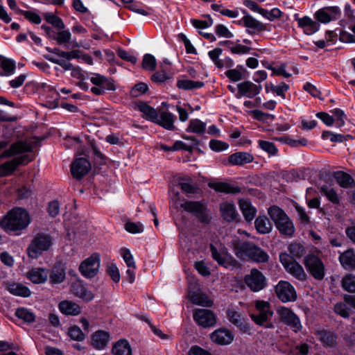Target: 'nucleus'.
I'll list each match as a JSON object with an SVG mask.
<instances>
[{"label": "nucleus", "instance_id": "obj_1", "mask_svg": "<svg viewBox=\"0 0 355 355\" xmlns=\"http://www.w3.org/2000/svg\"><path fill=\"white\" fill-rule=\"evenodd\" d=\"M31 223L28 212L21 207H14L0 220V227L6 232L19 235Z\"/></svg>", "mask_w": 355, "mask_h": 355}, {"label": "nucleus", "instance_id": "obj_2", "mask_svg": "<svg viewBox=\"0 0 355 355\" xmlns=\"http://www.w3.org/2000/svg\"><path fill=\"white\" fill-rule=\"evenodd\" d=\"M232 245L234 254L239 259H248L257 263H266L268 261V254L252 242L236 239L232 241Z\"/></svg>", "mask_w": 355, "mask_h": 355}, {"label": "nucleus", "instance_id": "obj_3", "mask_svg": "<svg viewBox=\"0 0 355 355\" xmlns=\"http://www.w3.org/2000/svg\"><path fill=\"white\" fill-rule=\"evenodd\" d=\"M175 207L180 206L185 211L193 214L198 220L204 224H209L211 220V216L209 214L207 205L204 201H189L186 200L184 202L180 201V193L175 192L173 196L171 197Z\"/></svg>", "mask_w": 355, "mask_h": 355}, {"label": "nucleus", "instance_id": "obj_4", "mask_svg": "<svg viewBox=\"0 0 355 355\" xmlns=\"http://www.w3.org/2000/svg\"><path fill=\"white\" fill-rule=\"evenodd\" d=\"M268 213L281 234L290 237L293 235L294 225L281 208L277 206H272L268 209Z\"/></svg>", "mask_w": 355, "mask_h": 355}, {"label": "nucleus", "instance_id": "obj_5", "mask_svg": "<svg viewBox=\"0 0 355 355\" xmlns=\"http://www.w3.org/2000/svg\"><path fill=\"white\" fill-rule=\"evenodd\" d=\"M254 304L255 311L250 315L251 319L258 325L272 328L273 326L270 321L273 315V311L271 310L269 302L263 300H257Z\"/></svg>", "mask_w": 355, "mask_h": 355}, {"label": "nucleus", "instance_id": "obj_6", "mask_svg": "<svg viewBox=\"0 0 355 355\" xmlns=\"http://www.w3.org/2000/svg\"><path fill=\"white\" fill-rule=\"evenodd\" d=\"M279 261L284 266L285 270L293 277L300 281H305L306 274L302 266L287 253H281Z\"/></svg>", "mask_w": 355, "mask_h": 355}, {"label": "nucleus", "instance_id": "obj_7", "mask_svg": "<svg viewBox=\"0 0 355 355\" xmlns=\"http://www.w3.org/2000/svg\"><path fill=\"white\" fill-rule=\"evenodd\" d=\"M304 264L310 274L317 280H322L325 275V267L317 256L309 254L304 257Z\"/></svg>", "mask_w": 355, "mask_h": 355}, {"label": "nucleus", "instance_id": "obj_8", "mask_svg": "<svg viewBox=\"0 0 355 355\" xmlns=\"http://www.w3.org/2000/svg\"><path fill=\"white\" fill-rule=\"evenodd\" d=\"M247 286L253 292H259L267 286V280L263 274L256 268H252L244 277Z\"/></svg>", "mask_w": 355, "mask_h": 355}, {"label": "nucleus", "instance_id": "obj_9", "mask_svg": "<svg viewBox=\"0 0 355 355\" xmlns=\"http://www.w3.org/2000/svg\"><path fill=\"white\" fill-rule=\"evenodd\" d=\"M277 313L280 321L286 325L295 332L297 333L302 329L300 320L294 312L288 308L281 306L277 309Z\"/></svg>", "mask_w": 355, "mask_h": 355}, {"label": "nucleus", "instance_id": "obj_10", "mask_svg": "<svg viewBox=\"0 0 355 355\" xmlns=\"http://www.w3.org/2000/svg\"><path fill=\"white\" fill-rule=\"evenodd\" d=\"M100 261L98 254H92L80 263L79 267L80 273L87 278L94 277L98 272Z\"/></svg>", "mask_w": 355, "mask_h": 355}, {"label": "nucleus", "instance_id": "obj_11", "mask_svg": "<svg viewBox=\"0 0 355 355\" xmlns=\"http://www.w3.org/2000/svg\"><path fill=\"white\" fill-rule=\"evenodd\" d=\"M193 318L198 325L203 328L214 327L217 321L215 313L205 309H196L193 311Z\"/></svg>", "mask_w": 355, "mask_h": 355}, {"label": "nucleus", "instance_id": "obj_12", "mask_svg": "<svg viewBox=\"0 0 355 355\" xmlns=\"http://www.w3.org/2000/svg\"><path fill=\"white\" fill-rule=\"evenodd\" d=\"M275 292L282 302H294L297 300L296 291L288 282L280 281L275 286Z\"/></svg>", "mask_w": 355, "mask_h": 355}, {"label": "nucleus", "instance_id": "obj_13", "mask_svg": "<svg viewBox=\"0 0 355 355\" xmlns=\"http://www.w3.org/2000/svg\"><path fill=\"white\" fill-rule=\"evenodd\" d=\"M90 169L91 164L86 158H77L71 164V175L76 180H81Z\"/></svg>", "mask_w": 355, "mask_h": 355}, {"label": "nucleus", "instance_id": "obj_14", "mask_svg": "<svg viewBox=\"0 0 355 355\" xmlns=\"http://www.w3.org/2000/svg\"><path fill=\"white\" fill-rule=\"evenodd\" d=\"M27 155H21L0 165V176L10 175L19 165H25L30 162Z\"/></svg>", "mask_w": 355, "mask_h": 355}, {"label": "nucleus", "instance_id": "obj_15", "mask_svg": "<svg viewBox=\"0 0 355 355\" xmlns=\"http://www.w3.org/2000/svg\"><path fill=\"white\" fill-rule=\"evenodd\" d=\"M46 34L53 38L59 45H66L71 43L73 47H78L79 44L76 41L71 42V34L69 30H60L54 33L51 28L46 27Z\"/></svg>", "mask_w": 355, "mask_h": 355}, {"label": "nucleus", "instance_id": "obj_16", "mask_svg": "<svg viewBox=\"0 0 355 355\" xmlns=\"http://www.w3.org/2000/svg\"><path fill=\"white\" fill-rule=\"evenodd\" d=\"M238 94L236 96H245L252 98L257 96L262 89L261 85H256L254 83L247 80L237 85Z\"/></svg>", "mask_w": 355, "mask_h": 355}, {"label": "nucleus", "instance_id": "obj_17", "mask_svg": "<svg viewBox=\"0 0 355 355\" xmlns=\"http://www.w3.org/2000/svg\"><path fill=\"white\" fill-rule=\"evenodd\" d=\"M210 252L213 259H214L220 266H223L225 268L227 267L230 257L227 248L220 243H216L215 245L210 244Z\"/></svg>", "mask_w": 355, "mask_h": 355}, {"label": "nucleus", "instance_id": "obj_18", "mask_svg": "<svg viewBox=\"0 0 355 355\" xmlns=\"http://www.w3.org/2000/svg\"><path fill=\"white\" fill-rule=\"evenodd\" d=\"M234 334L230 330L220 328L210 334L211 341L219 345H227L232 343Z\"/></svg>", "mask_w": 355, "mask_h": 355}, {"label": "nucleus", "instance_id": "obj_19", "mask_svg": "<svg viewBox=\"0 0 355 355\" xmlns=\"http://www.w3.org/2000/svg\"><path fill=\"white\" fill-rule=\"evenodd\" d=\"M340 15V10L337 6L325 7L318 10L315 17L322 23H328L331 20L338 19Z\"/></svg>", "mask_w": 355, "mask_h": 355}, {"label": "nucleus", "instance_id": "obj_20", "mask_svg": "<svg viewBox=\"0 0 355 355\" xmlns=\"http://www.w3.org/2000/svg\"><path fill=\"white\" fill-rule=\"evenodd\" d=\"M226 314L229 321L242 331L248 332L250 331V326L246 318L239 312L234 309H228Z\"/></svg>", "mask_w": 355, "mask_h": 355}, {"label": "nucleus", "instance_id": "obj_21", "mask_svg": "<svg viewBox=\"0 0 355 355\" xmlns=\"http://www.w3.org/2000/svg\"><path fill=\"white\" fill-rule=\"evenodd\" d=\"M44 250V235L37 234L28 248V257L32 259L38 258Z\"/></svg>", "mask_w": 355, "mask_h": 355}, {"label": "nucleus", "instance_id": "obj_22", "mask_svg": "<svg viewBox=\"0 0 355 355\" xmlns=\"http://www.w3.org/2000/svg\"><path fill=\"white\" fill-rule=\"evenodd\" d=\"M315 336L325 347H334L337 345V336L331 331L318 329L315 331Z\"/></svg>", "mask_w": 355, "mask_h": 355}, {"label": "nucleus", "instance_id": "obj_23", "mask_svg": "<svg viewBox=\"0 0 355 355\" xmlns=\"http://www.w3.org/2000/svg\"><path fill=\"white\" fill-rule=\"evenodd\" d=\"M65 270L62 263H55L49 273V283L53 286L62 283L66 278Z\"/></svg>", "mask_w": 355, "mask_h": 355}, {"label": "nucleus", "instance_id": "obj_24", "mask_svg": "<svg viewBox=\"0 0 355 355\" xmlns=\"http://www.w3.org/2000/svg\"><path fill=\"white\" fill-rule=\"evenodd\" d=\"M71 291L76 296L85 302H89L94 298V294L92 291L87 290L80 281H76L72 283Z\"/></svg>", "mask_w": 355, "mask_h": 355}, {"label": "nucleus", "instance_id": "obj_25", "mask_svg": "<svg viewBox=\"0 0 355 355\" xmlns=\"http://www.w3.org/2000/svg\"><path fill=\"white\" fill-rule=\"evenodd\" d=\"M175 119L176 117L173 114L163 111L160 113L159 116L158 115L157 120H155V123L166 130H174L175 129L174 125Z\"/></svg>", "mask_w": 355, "mask_h": 355}, {"label": "nucleus", "instance_id": "obj_26", "mask_svg": "<svg viewBox=\"0 0 355 355\" xmlns=\"http://www.w3.org/2000/svg\"><path fill=\"white\" fill-rule=\"evenodd\" d=\"M339 261L341 266L348 270L355 269V252L353 249H348L344 252L340 253Z\"/></svg>", "mask_w": 355, "mask_h": 355}, {"label": "nucleus", "instance_id": "obj_27", "mask_svg": "<svg viewBox=\"0 0 355 355\" xmlns=\"http://www.w3.org/2000/svg\"><path fill=\"white\" fill-rule=\"evenodd\" d=\"M244 26L248 28L250 34L266 30V26L249 15H245L242 19Z\"/></svg>", "mask_w": 355, "mask_h": 355}, {"label": "nucleus", "instance_id": "obj_28", "mask_svg": "<svg viewBox=\"0 0 355 355\" xmlns=\"http://www.w3.org/2000/svg\"><path fill=\"white\" fill-rule=\"evenodd\" d=\"M110 334L105 331H96L92 338V346L98 349H103L109 343Z\"/></svg>", "mask_w": 355, "mask_h": 355}, {"label": "nucleus", "instance_id": "obj_29", "mask_svg": "<svg viewBox=\"0 0 355 355\" xmlns=\"http://www.w3.org/2000/svg\"><path fill=\"white\" fill-rule=\"evenodd\" d=\"M240 209L248 222H251L255 217L257 209L253 207L250 200L241 199L239 201Z\"/></svg>", "mask_w": 355, "mask_h": 355}, {"label": "nucleus", "instance_id": "obj_30", "mask_svg": "<svg viewBox=\"0 0 355 355\" xmlns=\"http://www.w3.org/2000/svg\"><path fill=\"white\" fill-rule=\"evenodd\" d=\"M31 146L24 141H18L11 145L8 150H5L2 155V157H8L17 154L28 152L31 150Z\"/></svg>", "mask_w": 355, "mask_h": 355}, {"label": "nucleus", "instance_id": "obj_31", "mask_svg": "<svg viewBox=\"0 0 355 355\" xmlns=\"http://www.w3.org/2000/svg\"><path fill=\"white\" fill-rule=\"evenodd\" d=\"M58 306L60 311L64 315H78L81 313L80 306L72 301H62Z\"/></svg>", "mask_w": 355, "mask_h": 355}, {"label": "nucleus", "instance_id": "obj_32", "mask_svg": "<svg viewBox=\"0 0 355 355\" xmlns=\"http://www.w3.org/2000/svg\"><path fill=\"white\" fill-rule=\"evenodd\" d=\"M189 297L191 302L194 304L206 307H211L213 305V302L209 299L207 295L199 291L190 292Z\"/></svg>", "mask_w": 355, "mask_h": 355}, {"label": "nucleus", "instance_id": "obj_33", "mask_svg": "<svg viewBox=\"0 0 355 355\" xmlns=\"http://www.w3.org/2000/svg\"><path fill=\"white\" fill-rule=\"evenodd\" d=\"M6 288L12 295L27 297L31 295L30 290L19 283H5Z\"/></svg>", "mask_w": 355, "mask_h": 355}, {"label": "nucleus", "instance_id": "obj_34", "mask_svg": "<svg viewBox=\"0 0 355 355\" xmlns=\"http://www.w3.org/2000/svg\"><path fill=\"white\" fill-rule=\"evenodd\" d=\"M253 156L245 152H238L229 157V162L232 165H243L253 161Z\"/></svg>", "mask_w": 355, "mask_h": 355}, {"label": "nucleus", "instance_id": "obj_35", "mask_svg": "<svg viewBox=\"0 0 355 355\" xmlns=\"http://www.w3.org/2000/svg\"><path fill=\"white\" fill-rule=\"evenodd\" d=\"M220 210L222 216L227 222H232L236 220L237 212L233 203L228 202L222 203L220 206Z\"/></svg>", "mask_w": 355, "mask_h": 355}, {"label": "nucleus", "instance_id": "obj_36", "mask_svg": "<svg viewBox=\"0 0 355 355\" xmlns=\"http://www.w3.org/2000/svg\"><path fill=\"white\" fill-rule=\"evenodd\" d=\"M137 109L143 113V117L155 123L157 120L158 113L155 109L144 102L137 103Z\"/></svg>", "mask_w": 355, "mask_h": 355}, {"label": "nucleus", "instance_id": "obj_37", "mask_svg": "<svg viewBox=\"0 0 355 355\" xmlns=\"http://www.w3.org/2000/svg\"><path fill=\"white\" fill-rule=\"evenodd\" d=\"M209 187L217 192L225 193H238L241 192V189L238 187L232 186L225 182H211L209 183Z\"/></svg>", "mask_w": 355, "mask_h": 355}, {"label": "nucleus", "instance_id": "obj_38", "mask_svg": "<svg viewBox=\"0 0 355 355\" xmlns=\"http://www.w3.org/2000/svg\"><path fill=\"white\" fill-rule=\"evenodd\" d=\"M335 178L338 184L343 188H351L355 187V181L354 178L349 174L338 171L335 174Z\"/></svg>", "mask_w": 355, "mask_h": 355}, {"label": "nucleus", "instance_id": "obj_39", "mask_svg": "<svg viewBox=\"0 0 355 355\" xmlns=\"http://www.w3.org/2000/svg\"><path fill=\"white\" fill-rule=\"evenodd\" d=\"M254 225L257 232L262 234L269 233L272 227L271 223L265 216L257 218L254 221Z\"/></svg>", "mask_w": 355, "mask_h": 355}, {"label": "nucleus", "instance_id": "obj_40", "mask_svg": "<svg viewBox=\"0 0 355 355\" xmlns=\"http://www.w3.org/2000/svg\"><path fill=\"white\" fill-rule=\"evenodd\" d=\"M114 355H132V350L130 344L125 340H120L112 348Z\"/></svg>", "mask_w": 355, "mask_h": 355}, {"label": "nucleus", "instance_id": "obj_41", "mask_svg": "<svg viewBox=\"0 0 355 355\" xmlns=\"http://www.w3.org/2000/svg\"><path fill=\"white\" fill-rule=\"evenodd\" d=\"M206 130V123L198 119H191L187 128V132L198 135L203 134Z\"/></svg>", "mask_w": 355, "mask_h": 355}, {"label": "nucleus", "instance_id": "obj_42", "mask_svg": "<svg viewBox=\"0 0 355 355\" xmlns=\"http://www.w3.org/2000/svg\"><path fill=\"white\" fill-rule=\"evenodd\" d=\"M320 190L332 203L338 204L340 202V198L338 193L329 185L324 184L320 187Z\"/></svg>", "mask_w": 355, "mask_h": 355}, {"label": "nucleus", "instance_id": "obj_43", "mask_svg": "<svg viewBox=\"0 0 355 355\" xmlns=\"http://www.w3.org/2000/svg\"><path fill=\"white\" fill-rule=\"evenodd\" d=\"M204 85V83L202 81H194L187 79L180 80L177 82V87L184 90L201 88Z\"/></svg>", "mask_w": 355, "mask_h": 355}, {"label": "nucleus", "instance_id": "obj_44", "mask_svg": "<svg viewBox=\"0 0 355 355\" xmlns=\"http://www.w3.org/2000/svg\"><path fill=\"white\" fill-rule=\"evenodd\" d=\"M46 22L51 24L55 30L60 31L65 28L62 19L53 12H46Z\"/></svg>", "mask_w": 355, "mask_h": 355}, {"label": "nucleus", "instance_id": "obj_45", "mask_svg": "<svg viewBox=\"0 0 355 355\" xmlns=\"http://www.w3.org/2000/svg\"><path fill=\"white\" fill-rule=\"evenodd\" d=\"M343 288L349 293H355V275L347 274L345 275L341 281Z\"/></svg>", "mask_w": 355, "mask_h": 355}, {"label": "nucleus", "instance_id": "obj_46", "mask_svg": "<svg viewBox=\"0 0 355 355\" xmlns=\"http://www.w3.org/2000/svg\"><path fill=\"white\" fill-rule=\"evenodd\" d=\"M300 26L306 28V31H309L308 34L315 33L318 29V24L308 17H304L298 20Z\"/></svg>", "mask_w": 355, "mask_h": 355}, {"label": "nucleus", "instance_id": "obj_47", "mask_svg": "<svg viewBox=\"0 0 355 355\" xmlns=\"http://www.w3.org/2000/svg\"><path fill=\"white\" fill-rule=\"evenodd\" d=\"M28 277L35 284L42 283L44 281V269L33 268L28 272Z\"/></svg>", "mask_w": 355, "mask_h": 355}, {"label": "nucleus", "instance_id": "obj_48", "mask_svg": "<svg viewBox=\"0 0 355 355\" xmlns=\"http://www.w3.org/2000/svg\"><path fill=\"white\" fill-rule=\"evenodd\" d=\"M15 315L17 318L28 323L34 322L35 319V316L33 313L29 311L25 308L17 309L15 312Z\"/></svg>", "mask_w": 355, "mask_h": 355}, {"label": "nucleus", "instance_id": "obj_49", "mask_svg": "<svg viewBox=\"0 0 355 355\" xmlns=\"http://www.w3.org/2000/svg\"><path fill=\"white\" fill-rule=\"evenodd\" d=\"M0 68L2 69V71H0L1 76H10L14 73L15 64L12 60L5 58L1 62Z\"/></svg>", "mask_w": 355, "mask_h": 355}, {"label": "nucleus", "instance_id": "obj_50", "mask_svg": "<svg viewBox=\"0 0 355 355\" xmlns=\"http://www.w3.org/2000/svg\"><path fill=\"white\" fill-rule=\"evenodd\" d=\"M56 55L57 57L46 56V59L51 61L53 63L59 64L62 68H63L66 71L73 69V65L69 62L70 59L62 58V57H60L58 54Z\"/></svg>", "mask_w": 355, "mask_h": 355}, {"label": "nucleus", "instance_id": "obj_51", "mask_svg": "<svg viewBox=\"0 0 355 355\" xmlns=\"http://www.w3.org/2000/svg\"><path fill=\"white\" fill-rule=\"evenodd\" d=\"M288 251L292 255L291 257L300 258L304 253V248L303 245L299 243H292L288 245Z\"/></svg>", "mask_w": 355, "mask_h": 355}, {"label": "nucleus", "instance_id": "obj_52", "mask_svg": "<svg viewBox=\"0 0 355 355\" xmlns=\"http://www.w3.org/2000/svg\"><path fill=\"white\" fill-rule=\"evenodd\" d=\"M157 65L155 58L151 54L144 55L142 60V67L148 71L155 70Z\"/></svg>", "mask_w": 355, "mask_h": 355}, {"label": "nucleus", "instance_id": "obj_53", "mask_svg": "<svg viewBox=\"0 0 355 355\" xmlns=\"http://www.w3.org/2000/svg\"><path fill=\"white\" fill-rule=\"evenodd\" d=\"M54 53L58 54L62 58L73 59V58H80L83 51L79 50H73L71 51H63L59 49L55 48L53 51Z\"/></svg>", "mask_w": 355, "mask_h": 355}, {"label": "nucleus", "instance_id": "obj_54", "mask_svg": "<svg viewBox=\"0 0 355 355\" xmlns=\"http://www.w3.org/2000/svg\"><path fill=\"white\" fill-rule=\"evenodd\" d=\"M259 146L265 152L268 153L270 155H276L278 150L275 145L270 141L259 140Z\"/></svg>", "mask_w": 355, "mask_h": 355}, {"label": "nucleus", "instance_id": "obj_55", "mask_svg": "<svg viewBox=\"0 0 355 355\" xmlns=\"http://www.w3.org/2000/svg\"><path fill=\"white\" fill-rule=\"evenodd\" d=\"M68 335L72 340L83 341L85 338V334L78 326H73L69 329Z\"/></svg>", "mask_w": 355, "mask_h": 355}, {"label": "nucleus", "instance_id": "obj_56", "mask_svg": "<svg viewBox=\"0 0 355 355\" xmlns=\"http://www.w3.org/2000/svg\"><path fill=\"white\" fill-rule=\"evenodd\" d=\"M120 252L128 268L135 269L136 264L130 251L128 249L123 248L121 249Z\"/></svg>", "mask_w": 355, "mask_h": 355}, {"label": "nucleus", "instance_id": "obj_57", "mask_svg": "<svg viewBox=\"0 0 355 355\" xmlns=\"http://www.w3.org/2000/svg\"><path fill=\"white\" fill-rule=\"evenodd\" d=\"M46 210L50 217L53 218H56L60 212V206L59 202L56 200L51 201L48 205Z\"/></svg>", "mask_w": 355, "mask_h": 355}, {"label": "nucleus", "instance_id": "obj_58", "mask_svg": "<svg viewBox=\"0 0 355 355\" xmlns=\"http://www.w3.org/2000/svg\"><path fill=\"white\" fill-rule=\"evenodd\" d=\"M148 85L144 83L136 84L130 90V95L132 97H138L148 91Z\"/></svg>", "mask_w": 355, "mask_h": 355}, {"label": "nucleus", "instance_id": "obj_59", "mask_svg": "<svg viewBox=\"0 0 355 355\" xmlns=\"http://www.w3.org/2000/svg\"><path fill=\"white\" fill-rule=\"evenodd\" d=\"M353 34L345 31H340L339 33V40L343 42L355 43V25L351 28Z\"/></svg>", "mask_w": 355, "mask_h": 355}, {"label": "nucleus", "instance_id": "obj_60", "mask_svg": "<svg viewBox=\"0 0 355 355\" xmlns=\"http://www.w3.org/2000/svg\"><path fill=\"white\" fill-rule=\"evenodd\" d=\"M334 311L344 318L349 317V309L347 307L345 302H338L334 305Z\"/></svg>", "mask_w": 355, "mask_h": 355}, {"label": "nucleus", "instance_id": "obj_61", "mask_svg": "<svg viewBox=\"0 0 355 355\" xmlns=\"http://www.w3.org/2000/svg\"><path fill=\"white\" fill-rule=\"evenodd\" d=\"M125 229L130 233L137 234L142 232L144 230L143 225L140 223L128 222L125 225Z\"/></svg>", "mask_w": 355, "mask_h": 355}, {"label": "nucleus", "instance_id": "obj_62", "mask_svg": "<svg viewBox=\"0 0 355 355\" xmlns=\"http://www.w3.org/2000/svg\"><path fill=\"white\" fill-rule=\"evenodd\" d=\"M332 113L335 116L336 119L334 121L337 127L340 128L345 124V114L344 112L338 108H336L332 111Z\"/></svg>", "mask_w": 355, "mask_h": 355}, {"label": "nucleus", "instance_id": "obj_63", "mask_svg": "<svg viewBox=\"0 0 355 355\" xmlns=\"http://www.w3.org/2000/svg\"><path fill=\"white\" fill-rule=\"evenodd\" d=\"M107 272L114 282L117 283L119 282L120 274L116 265L109 264L107 268Z\"/></svg>", "mask_w": 355, "mask_h": 355}, {"label": "nucleus", "instance_id": "obj_64", "mask_svg": "<svg viewBox=\"0 0 355 355\" xmlns=\"http://www.w3.org/2000/svg\"><path fill=\"white\" fill-rule=\"evenodd\" d=\"M188 355H212L209 351L198 346H192L189 352Z\"/></svg>", "mask_w": 355, "mask_h": 355}]
</instances>
